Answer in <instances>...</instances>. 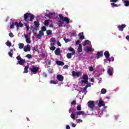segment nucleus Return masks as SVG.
<instances>
[{
  "label": "nucleus",
  "mask_w": 129,
  "mask_h": 129,
  "mask_svg": "<svg viewBox=\"0 0 129 129\" xmlns=\"http://www.w3.org/2000/svg\"><path fill=\"white\" fill-rule=\"evenodd\" d=\"M58 16L59 17V20H60L58 21V27H62L64 24V22H66V24H69V23H70L68 17H64L62 14H59Z\"/></svg>",
  "instance_id": "nucleus-1"
},
{
  "label": "nucleus",
  "mask_w": 129,
  "mask_h": 129,
  "mask_svg": "<svg viewBox=\"0 0 129 129\" xmlns=\"http://www.w3.org/2000/svg\"><path fill=\"white\" fill-rule=\"evenodd\" d=\"M17 60H19V61H18L19 65H24V64H25V63H26V60L24 59H22V57H21L20 55H18V56H17L16 57Z\"/></svg>",
  "instance_id": "nucleus-2"
},
{
  "label": "nucleus",
  "mask_w": 129,
  "mask_h": 129,
  "mask_svg": "<svg viewBox=\"0 0 129 129\" xmlns=\"http://www.w3.org/2000/svg\"><path fill=\"white\" fill-rule=\"evenodd\" d=\"M88 107L91 108V110H93V109L95 107V105L94 104V101H89L88 102Z\"/></svg>",
  "instance_id": "nucleus-3"
},
{
  "label": "nucleus",
  "mask_w": 129,
  "mask_h": 129,
  "mask_svg": "<svg viewBox=\"0 0 129 129\" xmlns=\"http://www.w3.org/2000/svg\"><path fill=\"white\" fill-rule=\"evenodd\" d=\"M82 83H88V76L85 74L82 77V80H81Z\"/></svg>",
  "instance_id": "nucleus-4"
},
{
  "label": "nucleus",
  "mask_w": 129,
  "mask_h": 129,
  "mask_svg": "<svg viewBox=\"0 0 129 129\" xmlns=\"http://www.w3.org/2000/svg\"><path fill=\"white\" fill-rule=\"evenodd\" d=\"M31 15L30 13H27L24 15V19L25 22H26V23H29L30 22V19H29V17H30V15Z\"/></svg>",
  "instance_id": "nucleus-5"
},
{
  "label": "nucleus",
  "mask_w": 129,
  "mask_h": 129,
  "mask_svg": "<svg viewBox=\"0 0 129 129\" xmlns=\"http://www.w3.org/2000/svg\"><path fill=\"white\" fill-rule=\"evenodd\" d=\"M34 36H36V38H37V39H41V38H42V36H44V32L42 30H40L39 31V34L37 35V34L34 33Z\"/></svg>",
  "instance_id": "nucleus-6"
},
{
  "label": "nucleus",
  "mask_w": 129,
  "mask_h": 129,
  "mask_svg": "<svg viewBox=\"0 0 129 129\" xmlns=\"http://www.w3.org/2000/svg\"><path fill=\"white\" fill-rule=\"evenodd\" d=\"M39 68L33 67L31 69V73H33V74H37L38 73V71H39Z\"/></svg>",
  "instance_id": "nucleus-7"
},
{
  "label": "nucleus",
  "mask_w": 129,
  "mask_h": 129,
  "mask_svg": "<svg viewBox=\"0 0 129 129\" xmlns=\"http://www.w3.org/2000/svg\"><path fill=\"white\" fill-rule=\"evenodd\" d=\"M72 73V76H73V77H77V78H78L80 77V76H81V73H80V72H76L75 71H73Z\"/></svg>",
  "instance_id": "nucleus-8"
},
{
  "label": "nucleus",
  "mask_w": 129,
  "mask_h": 129,
  "mask_svg": "<svg viewBox=\"0 0 129 129\" xmlns=\"http://www.w3.org/2000/svg\"><path fill=\"white\" fill-rule=\"evenodd\" d=\"M34 25L35 26V28H33V32L34 31H38V30H39V26H40V23L38 21H34Z\"/></svg>",
  "instance_id": "nucleus-9"
},
{
  "label": "nucleus",
  "mask_w": 129,
  "mask_h": 129,
  "mask_svg": "<svg viewBox=\"0 0 129 129\" xmlns=\"http://www.w3.org/2000/svg\"><path fill=\"white\" fill-rule=\"evenodd\" d=\"M15 26H16L17 28H19V23L17 22L12 23V22L10 23V29H14Z\"/></svg>",
  "instance_id": "nucleus-10"
},
{
  "label": "nucleus",
  "mask_w": 129,
  "mask_h": 129,
  "mask_svg": "<svg viewBox=\"0 0 129 129\" xmlns=\"http://www.w3.org/2000/svg\"><path fill=\"white\" fill-rule=\"evenodd\" d=\"M23 50L24 52H29V51H31V46H30L29 44H27L26 47L24 48Z\"/></svg>",
  "instance_id": "nucleus-11"
},
{
  "label": "nucleus",
  "mask_w": 129,
  "mask_h": 129,
  "mask_svg": "<svg viewBox=\"0 0 129 129\" xmlns=\"http://www.w3.org/2000/svg\"><path fill=\"white\" fill-rule=\"evenodd\" d=\"M56 78L57 79V80H58V81H63V80H64V77H63V76L61 75H57L56 76Z\"/></svg>",
  "instance_id": "nucleus-12"
},
{
  "label": "nucleus",
  "mask_w": 129,
  "mask_h": 129,
  "mask_svg": "<svg viewBox=\"0 0 129 129\" xmlns=\"http://www.w3.org/2000/svg\"><path fill=\"white\" fill-rule=\"evenodd\" d=\"M125 27H126V25L123 24V25L118 26V29L119 31H123V28H125Z\"/></svg>",
  "instance_id": "nucleus-13"
},
{
  "label": "nucleus",
  "mask_w": 129,
  "mask_h": 129,
  "mask_svg": "<svg viewBox=\"0 0 129 129\" xmlns=\"http://www.w3.org/2000/svg\"><path fill=\"white\" fill-rule=\"evenodd\" d=\"M55 63L56 64H57V65H58V66H63L65 64V63H64V62L61 61L60 60H56Z\"/></svg>",
  "instance_id": "nucleus-14"
},
{
  "label": "nucleus",
  "mask_w": 129,
  "mask_h": 129,
  "mask_svg": "<svg viewBox=\"0 0 129 129\" xmlns=\"http://www.w3.org/2000/svg\"><path fill=\"white\" fill-rule=\"evenodd\" d=\"M76 114L77 116H78V115H81L82 114H85V115H87V114H85V112L83 111H77L76 112Z\"/></svg>",
  "instance_id": "nucleus-15"
},
{
  "label": "nucleus",
  "mask_w": 129,
  "mask_h": 129,
  "mask_svg": "<svg viewBox=\"0 0 129 129\" xmlns=\"http://www.w3.org/2000/svg\"><path fill=\"white\" fill-rule=\"evenodd\" d=\"M103 56V53L102 52L98 51L97 53V59H99L100 57H102Z\"/></svg>",
  "instance_id": "nucleus-16"
},
{
  "label": "nucleus",
  "mask_w": 129,
  "mask_h": 129,
  "mask_svg": "<svg viewBox=\"0 0 129 129\" xmlns=\"http://www.w3.org/2000/svg\"><path fill=\"white\" fill-rule=\"evenodd\" d=\"M113 69H112V68H109L108 70H107V73L108 74V75H109L110 76H111V75H112V70Z\"/></svg>",
  "instance_id": "nucleus-17"
},
{
  "label": "nucleus",
  "mask_w": 129,
  "mask_h": 129,
  "mask_svg": "<svg viewBox=\"0 0 129 129\" xmlns=\"http://www.w3.org/2000/svg\"><path fill=\"white\" fill-rule=\"evenodd\" d=\"M104 105H105V104L104 103V102H103V101L100 100L99 101V103H98L99 107H101V106H104Z\"/></svg>",
  "instance_id": "nucleus-18"
},
{
  "label": "nucleus",
  "mask_w": 129,
  "mask_h": 129,
  "mask_svg": "<svg viewBox=\"0 0 129 129\" xmlns=\"http://www.w3.org/2000/svg\"><path fill=\"white\" fill-rule=\"evenodd\" d=\"M54 53L55 55H59L60 54H61V51H60V48H57L54 51Z\"/></svg>",
  "instance_id": "nucleus-19"
},
{
  "label": "nucleus",
  "mask_w": 129,
  "mask_h": 129,
  "mask_svg": "<svg viewBox=\"0 0 129 129\" xmlns=\"http://www.w3.org/2000/svg\"><path fill=\"white\" fill-rule=\"evenodd\" d=\"M55 15V13H50L49 14H45V17H47V18H51L52 16H54Z\"/></svg>",
  "instance_id": "nucleus-20"
},
{
  "label": "nucleus",
  "mask_w": 129,
  "mask_h": 129,
  "mask_svg": "<svg viewBox=\"0 0 129 129\" xmlns=\"http://www.w3.org/2000/svg\"><path fill=\"white\" fill-rule=\"evenodd\" d=\"M68 50H69V51H70V52H72V53L73 54H75V50L73 47H69Z\"/></svg>",
  "instance_id": "nucleus-21"
},
{
  "label": "nucleus",
  "mask_w": 129,
  "mask_h": 129,
  "mask_svg": "<svg viewBox=\"0 0 129 129\" xmlns=\"http://www.w3.org/2000/svg\"><path fill=\"white\" fill-rule=\"evenodd\" d=\"M84 51H85V52H87L88 53V52H92V48L91 47H87V48H84Z\"/></svg>",
  "instance_id": "nucleus-22"
},
{
  "label": "nucleus",
  "mask_w": 129,
  "mask_h": 129,
  "mask_svg": "<svg viewBox=\"0 0 129 129\" xmlns=\"http://www.w3.org/2000/svg\"><path fill=\"white\" fill-rule=\"evenodd\" d=\"M26 42L27 44L31 43V38L28 37V35L25 36Z\"/></svg>",
  "instance_id": "nucleus-23"
},
{
  "label": "nucleus",
  "mask_w": 129,
  "mask_h": 129,
  "mask_svg": "<svg viewBox=\"0 0 129 129\" xmlns=\"http://www.w3.org/2000/svg\"><path fill=\"white\" fill-rule=\"evenodd\" d=\"M104 54L106 59L108 58V57H109V52L108 51H105V52L104 53Z\"/></svg>",
  "instance_id": "nucleus-24"
},
{
  "label": "nucleus",
  "mask_w": 129,
  "mask_h": 129,
  "mask_svg": "<svg viewBox=\"0 0 129 129\" xmlns=\"http://www.w3.org/2000/svg\"><path fill=\"white\" fill-rule=\"evenodd\" d=\"M78 53H81V52H82V45L81 44H79V45L78 48Z\"/></svg>",
  "instance_id": "nucleus-25"
},
{
  "label": "nucleus",
  "mask_w": 129,
  "mask_h": 129,
  "mask_svg": "<svg viewBox=\"0 0 129 129\" xmlns=\"http://www.w3.org/2000/svg\"><path fill=\"white\" fill-rule=\"evenodd\" d=\"M84 33L81 32L79 34L80 40H83L84 39V36L83 35Z\"/></svg>",
  "instance_id": "nucleus-26"
},
{
  "label": "nucleus",
  "mask_w": 129,
  "mask_h": 129,
  "mask_svg": "<svg viewBox=\"0 0 129 129\" xmlns=\"http://www.w3.org/2000/svg\"><path fill=\"white\" fill-rule=\"evenodd\" d=\"M73 55L74 54H73L72 53H69L67 54V57L68 58V59H71Z\"/></svg>",
  "instance_id": "nucleus-27"
},
{
  "label": "nucleus",
  "mask_w": 129,
  "mask_h": 129,
  "mask_svg": "<svg viewBox=\"0 0 129 129\" xmlns=\"http://www.w3.org/2000/svg\"><path fill=\"white\" fill-rule=\"evenodd\" d=\"M29 65L26 66L24 68V71L23 73H28V70H29Z\"/></svg>",
  "instance_id": "nucleus-28"
},
{
  "label": "nucleus",
  "mask_w": 129,
  "mask_h": 129,
  "mask_svg": "<svg viewBox=\"0 0 129 129\" xmlns=\"http://www.w3.org/2000/svg\"><path fill=\"white\" fill-rule=\"evenodd\" d=\"M30 19L29 20V21H30V22H33V20H34V19H35V16L32 14H31V15L29 16Z\"/></svg>",
  "instance_id": "nucleus-29"
},
{
  "label": "nucleus",
  "mask_w": 129,
  "mask_h": 129,
  "mask_svg": "<svg viewBox=\"0 0 129 129\" xmlns=\"http://www.w3.org/2000/svg\"><path fill=\"white\" fill-rule=\"evenodd\" d=\"M107 60H108V61H109V62H113V61H114V58H113V57H108V58H107Z\"/></svg>",
  "instance_id": "nucleus-30"
},
{
  "label": "nucleus",
  "mask_w": 129,
  "mask_h": 129,
  "mask_svg": "<svg viewBox=\"0 0 129 129\" xmlns=\"http://www.w3.org/2000/svg\"><path fill=\"white\" fill-rule=\"evenodd\" d=\"M18 45L19 49H23V48H24V46H25V44H24V43H19Z\"/></svg>",
  "instance_id": "nucleus-31"
},
{
  "label": "nucleus",
  "mask_w": 129,
  "mask_h": 129,
  "mask_svg": "<svg viewBox=\"0 0 129 129\" xmlns=\"http://www.w3.org/2000/svg\"><path fill=\"white\" fill-rule=\"evenodd\" d=\"M46 34L48 36H50V35H52V30H47Z\"/></svg>",
  "instance_id": "nucleus-32"
},
{
  "label": "nucleus",
  "mask_w": 129,
  "mask_h": 129,
  "mask_svg": "<svg viewBox=\"0 0 129 129\" xmlns=\"http://www.w3.org/2000/svg\"><path fill=\"white\" fill-rule=\"evenodd\" d=\"M24 26H25L26 28V31L27 32H28V31H29L30 30V26L27 25V24H24Z\"/></svg>",
  "instance_id": "nucleus-33"
},
{
  "label": "nucleus",
  "mask_w": 129,
  "mask_h": 129,
  "mask_svg": "<svg viewBox=\"0 0 129 129\" xmlns=\"http://www.w3.org/2000/svg\"><path fill=\"white\" fill-rule=\"evenodd\" d=\"M89 40H85L83 44V46H86V45H88L89 44Z\"/></svg>",
  "instance_id": "nucleus-34"
},
{
  "label": "nucleus",
  "mask_w": 129,
  "mask_h": 129,
  "mask_svg": "<svg viewBox=\"0 0 129 129\" xmlns=\"http://www.w3.org/2000/svg\"><path fill=\"white\" fill-rule=\"evenodd\" d=\"M101 92L102 94H105L106 93V90L105 89H102Z\"/></svg>",
  "instance_id": "nucleus-35"
},
{
  "label": "nucleus",
  "mask_w": 129,
  "mask_h": 129,
  "mask_svg": "<svg viewBox=\"0 0 129 129\" xmlns=\"http://www.w3.org/2000/svg\"><path fill=\"white\" fill-rule=\"evenodd\" d=\"M124 6H125V7H128L129 6V1H125L124 2Z\"/></svg>",
  "instance_id": "nucleus-36"
},
{
  "label": "nucleus",
  "mask_w": 129,
  "mask_h": 129,
  "mask_svg": "<svg viewBox=\"0 0 129 129\" xmlns=\"http://www.w3.org/2000/svg\"><path fill=\"white\" fill-rule=\"evenodd\" d=\"M7 46H8V47H11L12 46V43L10 41H7L6 43Z\"/></svg>",
  "instance_id": "nucleus-37"
},
{
  "label": "nucleus",
  "mask_w": 129,
  "mask_h": 129,
  "mask_svg": "<svg viewBox=\"0 0 129 129\" xmlns=\"http://www.w3.org/2000/svg\"><path fill=\"white\" fill-rule=\"evenodd\" d=\"M13 49H11L10 52L8 53L10 57H13Z\"/></svg>",
  "instance_id": "nucleus-38"
},
{
  "label": "nucleus",
  "mask_w": 129,
  "mask_h": 129,
  "mask_svg": "<svg viewBox=\"0 0 129 129\" xmlns=\"http://www.w3.org/2000/svg\"><path fill=\"white\" fill-rule=\"evenodd\" d=\"M88 86H85L83 90L82 91V93H85L86 92V90H87Z\"/></svg>",
  "instance_id": "nucleus-39"
},
{
  "label": "nucleus",
  "mask_w": 129,
  "mask_h": 129,
  "mask_svg": "<svg viewBox=\"0 0 129 129\" xmlns=\"http://www.w3.org/2000/svg\"><path fill=\"white\" fill-rule=\"evenodd\" d=\"M41 31L42 32H46L47 31V28H46V26H43L41 28Z\"/></svg>",
  "instance_id": "nucleus-40"
},
{
  "label": "nucleus",
  "mask_w": 129,
  "mask_h": 129,
  "mask_svg": "<svg viewBox=\"0 0 129 129\" xmlns=\"http://www.w3.org/2000/svg\"><path fill=\"white\" fill-rule=\"evenodd\" d=\"M111 6H112V8H116L118 7V5L114 4V3H111Z\"/></svg>",
  "instance_id": "nucleus-41"
},
{
  "label": "nucleus",
  "mask_w": 129,
  "mask_h": 129,
  "mask_svg": "<svg viewBox=\"0 0 129 129\" xmlns=\"http://www.w3.org/2000/svg\"><path fill=\"white\" fill-rule=\"evenodd\" d=\"M44 25H45V26H48V25H49V20H45Z\"/></svg>",
  "instance_id": "nucleus-42"
},
{
  "label": "nucleus",
  "mask_w": 129,
  "mask_h": 129,
  "mask_svg": "<svg viewBox=\"0 0 129 129\" xmlns=\"http://www.w3.org/2000/svg\"><path fill=\"white\" fill-rule=\"evenodd\" d=\"M50 83L51 84H57V82H56V81L55 80H51Z\"/></svg>",
  "instance_id": "nucleus-43"
},
{
  "label": "nucleus",
  "mask_w": 129,
  "mask_h": 129,
  "mask_svg": "<svg viewBox=\"0 0 129 129\" xmlns=\"http://www.w3.org/2000/svg\"><path fill=\"white\" fill-rule=\"evenodd\" d=\"M63 40L64 41L65 43H68V42H70V39L66 38H63Z\"/></svg>",
  "instance_id": "nucleus-44"
},
{
  "label": "nucleus",
  "mask_w": 129,
  "mask_h": 129,
  "mask_svg": "<svg viewBox=\"0 0 129 129\" xmlns=\"http://www.w3.org/2000/svg\"><path fill=\"white\" fill-rule=\"evenodd\" d=\"M71 117L73 118V119H74V118H75V114L74 113H72L71 114Z\"/></svg>",
  "instance_id": "nucleus-45"
},
{
  "label": "nucleus",
  "mask_w": 129,
  "mask_h": 129,
  "mask_svg": "<svg viewBox=\"0 0 129 129\" xmlns=\"http://www.w3.org/2000/svg\"><path fill=\"white\" fill-rule=\"evenodd\" d=\"M55 49H56V47H55V46H50V50H51V51H54L55 50Z\"/></svg>",
  "instance_id": "nucleus-46"
},
{
  "label": "nucleus",
  "mask_w": 129,
  "mask_h": 129,
  "mask_svg": "<svg viewBox=\"0 0 129 129\" xmlns=\"http://www.w3.org/2000/svg\"><path fill=\"white\" fill-rule=\"evenodd\" d=\"M85 84H87V85H86V86H88L87 88H88V87H90L91 86V83H88H88H85Z\"/></svg>",
  "instance_id": "nucleus-47"
},
{
  "label": "nucleus",
  "mask_w": 129,
  "mask_h": 129,
  "mask_svg": "<svg viewBox=\"0 0 129 129\" xmlns=\"http://www.w3.org/2000/svg\"><path fill=\"white\" fill-rule=\"evenodd\" d=\"M76 121H77V122H78V123H79L80 122H83L82 120H81L80 119H77L76 120Z\"/></svg>",
  "instance_id": "nucleus-48"
},
{
  "label": "nucleus",
  "mask_w": 129,
  "mask_h": 129,
  "mask_svg": "<svg viewBox=\"0 0 129 129\" xmlns=\"http://www.w3.org/2000/svg\"><path fill=\"white\" fill-rule=\"evenodd\" d=\"M26 57H27V58H28V59H31V58H32V55L31 54H27Z\"/></svg>",
  "instance_id": "nucleus-49"
},
{
  "label": "nucleus",
  "mask_w": 129,
  "mask_h": 129,
  "mask_svg": "<svg viewBox=\"0 0 129 129\" xmlns=\"http://www.w3.org/2000/svg\"><path fill=\"white\" fill-rule=\"evenodd\" d=\"M71 104H72V105H75V104H76V101L73 100V101L71 102Z\"/></svg>",
  "instance_id": "nucleus-50"
},
{
  "label": "nucleus",
  "mask_w": 129,
  "mask_h": 129,
  "mask_svg": "<svg viewBox=\"0 0 129 129\" xmlns=\"http://www.w3.org/2000/svg\"><path fill=\"white\" fill-rule=\"evenodd\" d=\"M9 37H10L11 38H13V37H14V34H13V33L10 32L9 34Z\"/></svg>",
  "instance_id": "nucleus-51"
},
{
  "label": "nucleus",
  "mask_w": 129,
  "mask_h": 129,
  "mask_svg": "<svg viewBox=\"0 0 129 129\" xmlns=\"http://www.w3.org/2000/svg\"><path fill=\"white\" fill-rule=\"evenodd\" d=\"M81 106H79V105H78V106H77V109L78 110H79V111H80V110H81Z\"/></svg>",
  "instance_id": "nucleus-52"
},
{
  "label": "nucleus",
  "mask_w": 129,
  "mask_h": 129,
  "mask_svg": "<svg viewBox=\"0 0 129 129\" xmlns=\"http://www.w3.org/2000/svg\"><path fill=\"white\" fill-rule=\"evenodd\" d=\"M94 68H93L92 67H90L89 68V71H94Z\"/></svg>",
  "instance_id": "nucleus-53"
},
{
  "label": "nucleus",
  "mask_w": 129,
  "mask_h": 129,
  "mask_svg": "<svg viewBox=\"0 0 129 129\" xmlns=\"http://www.w3.org/2000/svg\"><path fill=\"white\" fill-rule=\"evenodd\" d=\"M19 27H20V28H22L23 27V24L21 22H20L18 24V28Z\"/></svg>",
  "instance_id": "nucleus-54"
},
{
  "label": "nucleus",
  "mask_w": 129,
  "mask_h": 129,
  "mask_svg": "<svg viewBox=\"0 0 129 129\" xmlns=\"http://www.w3.org/2000/svg\"><path fill=\"white\" fill-rule=\"evenodd\" d=\"M55 40L56 39L54 37H52L50 39V41H51V42H55Z\"/></svg>",
  "instance_id": "nucleus-55"
},
{
  "label": "nucleus",
  "mask_w": 129,
  "mask_h": 129,
  "mask_svg": "<svg viewBox=\"0 0 129 129\" xmlns=\"http://www.w3.org/2000/svg\"><path fill=\"white\" fill-rule=\"evenodd\" d=\"M117 2H118V0H111L110 1V3H117Z\"/></svg>",
  "instance_id": "nucleus-56"
},
{
  "label": "nucleus",
  "mask_w": 129,
  "mask_h": 129,
  "mask_svg": "<svg viewBox=\"0 0 129 129\" xmlns=\"http://www.w3.org/2000/svg\"><path fill=\"white\" fill-rule=\"evenodd\" d=\"M79 44H80V40H77V41L76 42V45H79Z\"/></svg>",
  "instance_id": "nucleus-57"
},
{
  "label": "nucleus",
  "mask_w": 129,
  "mask_h": 129,
  "mask_svg": "<svg viewBox=\"0 0 129 129\" xmlns=\"http://www.w3.org/2000/svg\"><path fill=\"white\" fill-rule=\"evenodd\" d=\"M42 75L43 76V77H47V74H46V73H42Z\"/></svg>",
  "instance_id": "nucleus-58"
},
{
  "label": "nucleus",
  "mask_w": 129,
  "mask_h": 129,
  "mask_svg": "<svg viewBox=\"0 0 129 129\" xmlns=\"http://www.w3.org/2000/svg\"><path fill=\"white\" fill-rule=\"evenodd\" d=\"M68 68V65L66 64L63 66V69H67Z\"/></svg>",
  "instance_id": "nucleus-59"
},
{
  "label": "nucleus",
  "mask_w": 129,
  "mask_h": 129,
  "mask_svg": "<svg viewBox=\"0 0 129 129\" xmlns=\"http://www.w3.org/2000/svg\"><path fill=\"white\" fill-rule=\"evenodd\" d=\"M48 72H49L50 73H53V70L49 69L48 70Z\"/></svg>",
  "instance_id": "nucleus-60"
},
{
  "label": "nucleus",
  "mask_w": 129,
  "mask_h": 129,
  "mask_svg": "<svg viewBox=\"0 0 129 129\" xmlns=\"http://www.w3.org/2000/svg\"><path fill=\"white\" fill-rule=\"evenodd\" d=\"M41 57H42V58H45V57H46V55L45 54V53H42V54H41Z\"/></svg>",
  "instance_id": "nucleus-61"
},
{
  "label": "nucleus",
  "mask_w": 129,
  "mask_h": 129,
  "mask_svg": "<svg viewBox=\"0 0 129 129\" xmlns=\"http://www.w3.org/2000/svg\"><path fill=\"white\" fill-rule=\"evenodd\" d=\"M72 125L73 127H75L76 126V124H75L74 123H72Z\"/></svg>",
  "instance_id": "nucleus-62"
},
{
  "label": "nucleus",
  "mask_w": 129,
  "mask_h": 129,
  "mask_svg": "<svg viewBox=\"0 0 129 129\" xmlns=\"http://www.w3.org/2000/svg\"><path fill=\"white\" fill-rule=\"evenodd\" d=\"M125 39H126V40H127V41H129V35H127L125 37Z\"/></svg>",
  "instance_id": "nucleus-63"
},
{
  "label": "nucleus",
  "mask_w": 129,
  "mask_h": 129,
  "mask_svg": "<svg viewBox=\"0 0 129 129\" xmlns=\"http://www.w3.org/2000/svg\"><path fill=\"white\" fill-rule=\"evenodd\" d=\"M66 129H70V126L69 125H66Z\"/></svg>",
  "instance_id": "nucleus-64"
}]
</instances>
